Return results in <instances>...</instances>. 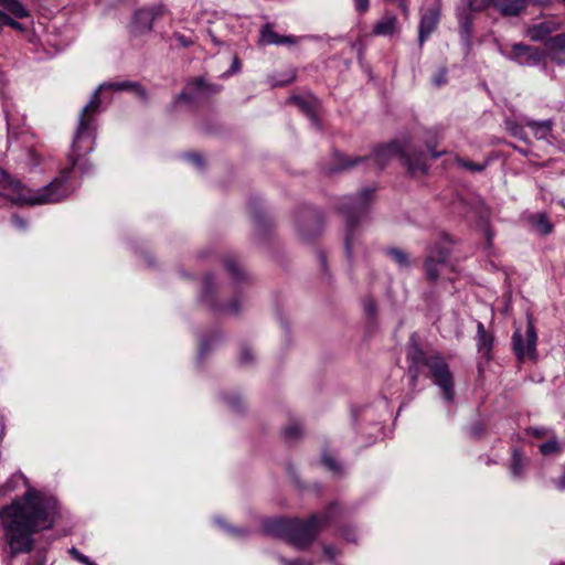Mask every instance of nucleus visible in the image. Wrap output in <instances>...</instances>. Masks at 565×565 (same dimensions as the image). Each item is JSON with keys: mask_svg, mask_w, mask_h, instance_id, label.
Here are the masks:
<instances>
[{"mask_svg": "<svg viewBox=\"0 0 565 565\" xmlns=\"http://www.w3.org/2000/svg\"><path fill=\"white\" fill-rule=\"evenodd\" d=\"M57 518V500L34 488L1 507L0 529L9 557L31 553L35 546L34 535L52 529Z\"/></svg>", "mask_w": 565, "mask_h": 565, "instance_id": "nucleus-1", "label": "nucleus"}, {"mask_svg": "<svg viewBox=\"0 0 565 565\" xmlns=\"http://www.w3.org/2000/svg\"><path fill=\"white\" fill-rule=\"evenodd\" d=\"M104 89H113L117 92L130 90L137 94L142 99H147L146 90L136 82L122 81L103 83L94 92L90 100L82 108L77 125L72 139L71 150L67 153V160H70L73 167H78V171L82 174H87L92 170V163L87 156L95 149L96 138V116L100 111L102 100L99 92Z\"/></svg>", "mask_w": 565, "mask_h": 565, "instance_id": "nucleus-2", "label": "nucleus"}, {"mask_svg": "<svg viewBox=\"0 0 565 565\" xmlns=\"http://www.w3.org/2000/svg\"><path fill=\"white\" fill-rule=\"evenodd\" d=\"M68 163L70 166L64 168L58 177L38 191L25 188L19 180L13 179L0 168V190L12 203L19 205L57 203L66 199L75 190L71 174L75 169L78 170V167H73L70 160Z\"/></svg>", "mask_w": 565, "mask_h": 565, "instance_id": "nucleus-3", "label": "nucleus"}, {"mask_svg": "<svg viewBox=\"0 0 565 565\" xmlns=\"http://www.w3.org/2000/svg\"><path fill=\"white\" fill-rule=\"evenodd\" d=\"M408 375L411 380V397L417 394V381L420 375L429 377L439 387L443 398L447 403L455 399V383L452 373L445 359L436 352H425L417 343H411L407 348Z\"/></svg>", "mask_w": 565, "mask_h": 565, "instance_id": "nucleus-4", "label": "nucleus"}, {"mask_svg": "<svg viewBox=\"0 0 565 565\" xmlns=\"http://www.w3.org/2000/svg\"><path fill=\"white\" fill-rule=\"evenodd\" d=\"M337 505L332 504L330 511L320 515H311L308 520L299 519H268L263 522V532L266 535L288 541L298 550L307 548L318 536L321 529L330 521L331 513Z\"/></svg>", "mask_w": 565, "mask_h": 565, "instance_id": "nucleus-5", "label": "nucleus"}, {"mask_svg": "<svg viewBox=\"0 0 565 565\" xmlns=\"http://www.w3.org/2000/svg\"><path fill=\"white\" fill-rule=\"evenodd\" d=\"M373 193V189L366 188L354 196H344L341 201L340 212L347 221L345 253L350 262L360 246L358 225L367 214Z\"/></svg>", "mask_w": 565, "mask_h": 565, "instance_id": "nucleus-6", "label": "nucleus"}, {"mask_svg": "<svg viewBox=\"0 0 565 565\" xmlns=\"http://www.w3.org/2000/svg\"><path fill=\"white\" fill-rule=\"evenodd\" d=\"M402 153L401 145L393 141L386 146H381L374 149L373 153L367 157H355L345 159L342 154L337 153L338 166L331 169V172L348 170L360 163H367L375 166L377 169H383L386 163L395 156Z\"/></svg>", "mask_w": 565, "mask_h": 565, "instance_id": "nucleus-7", "label": "nucleus"}, {"mask_svg": "<svg viewBox=\"0 0 565 565\" xmlns=\"http://www.w3.org/2000/svg\"><path fill=\"white\" fill-rule=\"evenodd\" d=\"M451 239L443 235L428 250L424 267L426 277L430 281H437L444 269L448 266V258L451 253Z\"/></svg>", "mask_w": 565, "mask_h": 565, "instance_id": "nucleus-8", "label": "nucleus"}, {"mask_svg": "<svg viewBox=\"0 0 565 565\" xmlns=\"http://www.w3.org/2000/svg\"><path fill=\"white\" fill-rule=\"evenodd\" d=\"M536 331L531 318L527 319L525 333L516 329L512 337L514 352L519 360L534 358L536 352Z\"/></svg>", "mask_w": 565, "mask_h": 565, "instance_id": "nucleus-9", "label": "nucleus"}, {"mask_svg": "<svg viewBox=\"0 0 565 565\" xmlns=\"http://www.w3.org/2000/svg\"><path fill=\"white\" fill-rule=\"evenodd\" d=\"M527 0H469L471 11H482L488 7H493L504 17H516L527 7Z\"/></svg>", "mask_w": 565, "mask_h": 565, "instance_id": "nucleus-10", "label": "nucleus"}, {"mask_svg": "<svg viewBox=\"0 0 565 565\" xmlns=\"http://www.w3.org/2000/svg\"><path fill=\"white\" fill-rule=\"evenodd\" d=\"M507 57L522 66H535L543 61V53L534 47L522 43L511 46Z\"/></svg>", "mask_w": 565, "mask_h": 565, "instance_id": "nucleus-11", "label": "nucleus"}, {"mask_svg": "<svg viewBox=\"0 0 565 565\" xmlns=\"http://www.w3.org/2000/svg\"><path fill=\"white\" fill-rule=\"evenodd\" d=\"M297 227L303 239H309L320 233L322 223L320 214L316 210H306L297 218Z\"/></svg>", "mask_w": 565, "mask_h": 565, "instance_id": "nucleus-12", "label": "nucleus"}, {"mask_svg": "<svg viewBox=\"0 0 565 565\" xmlns=\"http://www.w3.org/2000/svg\"><path fill=\"white\" fill-rule=\"evenodd\" d=\"M438 21H439V10L438 9H430L422 15L419 26H418L419 46H423L425 41L435 31V29L437 28Z\"/></svg>", "mask_w": 565, "mask_h": 565, "instance_id": "nucleus-13", "label": "nucleus"}, {"mask_svg": "<svg viewBox=\"0 0 565 565\" xmlns=\"http://www.w3.org/2000/svg\"><path fill=\"white\" fill-rule=\"evenodd\" d=\"M259 34V43L263 45H284L297 43V39L292 35H279L276 33L270 23L263 25Z\"/></svg>", "mask_w": 565, "mask_h": 565, "instance_id": "nucleus-14", "label": "nucleus"}, {"mask_svg": "<svg viewBox=\"0 0 565 565\" xmlns=\"http://www.w3.org/2000/svg\"><path fill=\"white\" fill-rule=\"evenodd\" d=\"M550 58L556 64H565V33L550 38L546 42Z\"/></svg>", "mask_w": 565, "mask_h": 565, "instance_id": "nucleus-15", "label": "nucleus"}, {"mask_svg": "<svg viewBox=\"0 0 565 565\" xmlns=\"http://www.w3.org/2000/svg\"><path fill=\"white\" fill-rule=\"evenodd\" d=\"M157 12L154 9H140L134 15L132 28L135 32L150 31Z\"/></svg>", "mask_w": 565, "mask_h": 565, "instance_id": "nucleus-16", "label": "nucleus"}, {"mask_svg": "<svg viewBox=\"0 0 565 565\" xmlns=\"http://www.w3.org/2000/svg\"><path fill=\"white\" fill-rule=\"evenodd\" d=\"M559 24L555 21H542L527 29V36L532 41H543L552 32L556 31Z\"/></svg>", "mask_w": 565, "mask_h": 565, "instance_id": "nucleus-17", "label": "nucleus"}, {"mask_svg": "<svg viewBox=\"0 0 565 565\" xmlns=\"http://www.w3.org/2000/svg\"><path fill=\"white\" fill-rule=\"evenodd\" d=\"M398 21L394 14H385L382 17L373 28L375 35L388 36L397 32Z\"/></svg>", "mask_w": 565, "mask_h": 565, "instance_id": "nucleus-18", "label": "nucleus"}, {"mask_svg": "<svg viewBox=\"0 0 565 565\" xmlns=\"http://www.w3.org/2000/svg\"><path fill=\"white\" fill-rule=\"evenodd\" d=\"M525 126L531 128L535 138L539 140H548L550 137L552 136L553 121L551 119H546V120L526 119Z\"/></svg>", "mask_w": 565, "mask_h": 565, "instance_id": "nucleus-19", "label": "nucleus"}, {"mask_svg": "<svg viewBox=\"0 0 565 565\" xmlns=\"http://www.w3.org/2000/svg\"><path fill=\"white\" fill-rule=\"evenodd\" d=\"M477 345L479 352L483 356L489 358L493 344V338L490 333L487 332L484 326L481 322H479L477 327Z\"/></svg>", "mask_w": 565, "mask_h": 565, "instance_id": "nucleus-20", "label": "nucleus"}, {"mask_svg": "<svg viewBox=\"0 0 565 565\" xmlns=\"http://www.w3.org/2000/svg\"><path fill=\"white\" fill-rule=\"evenodd\" d=\"M526 465V457L518 448H514L510 463L511 476L514 479H521L524 476Z\"/></svg>", "mask_w": 565, "mask_h": 565, "instance_id": "nucleus-21", "label": "nucleus"}, {"mask_svg": "<svg viewBox=\"0 0 565 565\" xmlns=\"http://www.w3.org/2000/svg\"><path fill=\"white\" fill-rule=\"evenodd\" d=\"M471 12L472 11L469 9V2L467 3V9L458 11L460 34L467 43L469 42L472 32Z\"/></svg>", "mask_w": 565, "mask_h": 565, "instance_id": "nucleus-22", "label": "nucleus"}, {"mask_svg": "<svg viewBox=\"0 0 565 565\" xmlns=\"http://www.w3.org/2000/svg\"><path fill=\"white\" fill-rule=\"evenodd\" d=\"M403 157H405V161L411 174H425L427 172V164L425 161V154L423 152L414 158L406 153H404Z\"/></svg>", "mask_w": 565, "mask_h": 565, "instance_id": "nucleus-23", "label": "nucleus"}, {"mask_svg": "<svg viewBox=\"0 0 565 565\" xmlns=\"http://www.w3.org/2000/svg\"><path fill=\"white\" fill-rule=\"evenodd\" d=\"M532 226L535 228L536 232L540 234L546 235L550 234L553 230V225L548 221L547 216L545 214L539 213L534 214L530 218Z\"/></svg>", "mask_w": 565, "mask_h": 565, "instance_id": "nucleus-24", "label": "nucleus"}, {"mask_svg": "<svg viewBox=\"0 0 565 565\" xmlns=\"http://www.w3.org/2000/svg\"><path fill=\"white\" fill-rule=\"evenodd\" d=\"M0 6L7 9L15 18L23 19L29 17L28 10L19 0H0Z\"/></svg>", "mask_w": 565, "mask_h": 565, "instance_id": "nucleus-25", "label": "nucleus"}, {"mask_svg": "<svg viewBox=\"0 0 565 565\" xmlns=\"http://www.w3.org/2000/svg\"><path fill=\"white\" fill-rule=\"evenodd\" d=\"M216 289V285L212 275H207L203 281V291L201 294V300L213 307L214 302L212 296Z\"/></svg>", "mask_w": 565, "mask_h": 565, "instance_id": "nucleus-26", "label": "nucleus"}, {"mask_svg": "<svg viewBox=\"0 0 565 565\" xmlns=\"http://www.w3.org/2000/svg\"><path fill=\"white\" fill-rule=\"evenodd\" d=\"M539 449H540V452L544 456L559 452L561 445H559V441H558L557 437L555 436V434L554 433L551 434L548 436V439L539 446Z\"/></svg>", "mask_w": 565, "mask_h": 565, "instance_id": "nucleus-27", "label": "nucleus"}, {"mask_svg": "<svg viewBox=\"0 0 565 565\" xmlns=\"http://www.w3.org/2000/svg\"><path fill=\"white\" fill-rule=\"evenodd\" d=\"M386 254L401 267L408 268L411 265L408 254L399 248H388Z\"/></svg>", "mask_w": 565, "mask_h": 565, "instance_id": "nucleus-28", "label": "nucleus"}, {"mask_svg": "<svg viewBox=\"0 0 565 565\" xmlns=\"http://www.w3.org/2000/svg\"><path fill=\"white\" fill-rule=\"evenodd\" d=\"M224 267L234 280L239 281L244 279L245 274L234 258H226L224 260Z\"/></svg>", "mask_w": 565, "mask_h": 565, "instance_id": "nucleus-29", "label": "nucleus"}, {"mask_svg": "<svg viewBox=\"0 0 565 565\" xmlns=\"http://www.w3.org/2000/svg\"><path fill=\"white\" fill-rule=\"evenodd\" d=\"M302 434V427L300 423L298 422H291L285 429H284V438L287 441H294Z\"/></svg>", "mask_w": 565, "mask_h": 565, "instance_id": "nucleus-30", "label": "nucleus"}, {"mask_svg": "<svg viewBox=\"0 0 565 565\" xmlns=\"http://www.w3.org/2000/svg\"><path fill=\"white\" fill-rule=\"evenodd\" d=\"M288 102L298 106L306 114L313 116V106H312V102L310 99H307V98H303L300 96H294V97L289 98Z\"/></svg>", "mask_w": 565, "mask_h": 565, "instance_id": "nucleus-31", "label": "nucleus"}, {"mask_svg": "<svg viewBox=\"0 0 565 565\" xmlns=\"http://www.w3.org/2000/svg\"><path fill=\"white\" fill-rule=\"evenodd\" d=\"M215 522L220 526L224 527L227 531V533L231 534L235 539H244L248 535V531L246 529L227 525L221 519H216Z\"/></svg>", "mask_w": 565, "mask_h": 565, "instance_id": "nucleus-32", "label": "nucleus"}, {"mask_svg": "<svg viewBox=\"0 0 565 565\" xmlns=\"http://www.w3.org/2000/svg\"><path fill=\"white\" fill-rule=\"evenodd\" d=\"M507 127H508V130L510 131V134L520 139V140H523L524 142H529L526 136H525V132H524V129L521 125L519 124H515V122H512V121H508L507 122Z\"/></svg>", "mask_w": 565, "mask_h": 565, "instance_id": "nucleus-33", "label": "nucleus"}, {"mask_svg": "<svg viewBox=\"0 0 565 565\" xmlns=\"http://www.w3.org/2000/svg\"><path fill=\"white\" fill-rule=\"evenodd\" d=\"M189 87H193L196 92H204L209 90L211 93H216L217 88L211 85H207L203 79L201 78H194L188 84Z\"/></svg>", "mask_w": 565, "mask_h": 565, "instance_id": "nucleus-34", "label": "nucleus"}, {"mask_svg": "<svg viewBox=\"0 0 565 565\" xmlns=\"http://www.w3.org/2000/svg\"><path fill=\"white\" fill-rule=\"evenodd\" d=\"M295 77H296L295 72L291 71V72L285 74L282 78H276L275 76H271L270 84L274 87H282V86L290 84L295 79Z\"/></svg>", "mask_w": 565, "mask_h": 565, "instance_id": "nucleus-35", "label": "nucleus"}, {"mask_svg": "<svg viewBox=\"0 0 565 565\" xmlns=\"http://www.w3.org/2000/svg\"><path fill=\"white\" fill-rule=\"evenodd\" d=\"M447 74H448V71L445 66L440 67L437 73L431 77V83L436 86V87H441L444 85L447 84Z\"/></svg>", "mask_w": 565, "mask_h": 565, "instance_id": "nucleus-36", "label": "nucleus"}, {"mask_svg": "<svg viewBox=\"0 0 565 565\" xmlns=\"http://www.w3.org/2000/svg\"><path fill=\"white\" fill-rule=\"evenodd\" d=\"M457 162H458V164L460 167H462V168H465L467 170L473 171V172H481L486 168V164L475 163V162L467 161V160H463V159H458Z\"/></svg>", "mask_w": 565, "mask_h": 565, "instance_id": "nucleus-37", "label": "nucleus"}, {"mask_svg": "<svg viewBox=\"0 0 565 565\" xmlns=\"http://www.w3.org/2000/svg\"><path fill=\"white\" fill-rule=\"evenodd\" d=\"M322 463L330 470L335 473H339L341 471L340 465L329 455H323L322 457Z\"/></svg>", "mask_w": 565, "mask_h": 565, "instance_id": "nucleus-38", "label": "nucleus"}, {"mask_svg": "<svg viewBox=\"0 0 565 565\" xmlns=\"http://www.w3.org/2000/svg\"><path fill=\"white\" fill-rule=\"evenodd\" d=\"M0 24H6V25H9V26H11L13 29H17V30H21L22 29L21 23H19L18 21L12 19L8 14L3 13L2 11H0Z\"/></svg>", "mask_w": 565, "mask_h": 565, "instance_id": "nucleus-39", "label": "nucleus"}, {"mask_svg": "<svg viewBox=\"0 0 565 565\" xmlns=\"http://www.w3.org/2000/svg\"><path fill=\"white\" fill-rule=\"evenodd\" d=\"M527 434L533 436V437H543V436H550L551 434H553V431L548 428H545V427H530L527 429Z\"/></svg>", "mask_w": 565, "mask_h": 565, "instance_id": "nucleus-40", "label": "nucleus"}, {"mask_svg": "<svg viewBox=\"0 0 565 565\" xmlns=\"http://www.w3.org/2000/svg\"><path fill=\"white\" fill-rule=\"evenodd\" d=\"M253 360H254V356H253L252 350L249 348H247V347H243L241 349V354H239V362H241V364L247 365Z\"/></svg>", "mask_w": 565, "mask_h": 565, "instance_id": "nucleus-41", "label": "nucleus"}, {"mask_svg": "<svg viewBox=\"0 0 565 565\" xmlns=\"http://www.w3.org/2000/svg\"><path fill=\"white\" fill-rule=\"evenodd\" d=\"M70 553L76 558L78 562L85 564V565H97L95 562H93L89 557L82 554L75 547H72L70 550Z\"/></svg>", "mask_w": 565, "mask_h": 565, "instance_id": "nucleus-42", "label": "nucleus"}, {"mask_svg": "<svg viewBox=\"0 0 565 565\" xmlns=\"http://www.w3.org/2000/svg\"><path fill=\"white\" fill-rule=\"evenodd\" d=\"M279 562L281 565H313L312 562L303 559V558H297V559H287L282 556H279Z\"/></svg>", "mask_w": 565, "mask_h": 565, "instance_id": "nucleus-43", "label": "nucleus"}, {"mask_svg": "<svg viewBox=\"0 0 565 565\" xmlns=\"http://www.w3.org/2000/svg\"><path fill=\"white\" fill-rule=\"evenodd\" d=\"M354 8L360 13H365L370 8V0H353Z\"/></svg>", "mask_w": 565, "mask_h": 565, "instance_id": "nucleus-44", "label": "nucleus"}, {"mask_svg": "<svg viewBox=\"0 0 565 565\" xmlns=\"http://www.w3.org/2000/svg\"><path fill=\"white\" fill-rule=\"evenodd\" d=\"M226 403L228 404L230 407H232L235 411H239L243 405V402L238 396L227 397Z\"/></svg>", "mask_w": 565, "mask_h": 565, "instance_id": "nucleus-45", "label": "nucleus"}, {"mask_svg": "<svg viewBox=\"0 0 565 565\" xmlns=\"http://www.w3.org/2000/svg\"><path fill=\"white\" fill-rule=\"evenodd\" d=\"M222 311H224L225 313H228V315H235L239 311V303H238V300H233L230 305H227L226 307L222 308Z\"/></svg>", "mask_w": 565, "mask_h": 565, "instance_id": "nucleus-46", "label": "nucleus"}, {"mask_svg": "<svg viewBox=\"0 0 565 565\" xmlns=\"http://www.w3.org/2000/svg\"><path fill=\"white\" fill-rule=\"evenodd\" d=\"M185 158L196 167H202L203 164L202 157L198 153H189L185 156Z\"/></svg>", "mask_w": 565, "mask_h": 565, "instance_id": "nucleus-47", "label": "nucleus"}, {"mask_svg": "<svg viewBox=\"0 0 565 565\" xmlns=\"http://www.w3.org/2000/svg\"><path fill=\"white\" fill-rule=\"evenodd\" d=\"M364 309L370 317L374 316L376 311L375 302L372 299L366 300L364 302Z\"/></svg>", "mask_w": 565, "mask_h": 565, "instance_id": "nucleus-48", "label": "nucleus"}, {"mask_svg": "<svg viewBox=\"0 0 565 565\" xmlns=\"http://www.w3.org/2000/svg\"><path fill=\"white\" fill-rule=\"evenodd\" d=\"M12 223L19 230L23 231L26 228V222L18 215L12 216Z\"/></svg>", "mask_w": 565, "mask_h": 565, "instance_id": "nucleus-49", "label": "nucleus"}, {"mask_svg": "<svg viewBox=\"0 0 565 565\" xmlns=\"http://www.w3.org/2000/svg\"><path fill=\"white\" fill-rule=\"evenodd\" d=\"M210 347V342L207 340H202L200 342V350H199V359H202L205 353L207 352Z\"/></svg>", "mask_w": 565, "mask_h": 565, "instance_id": "nucleus-50", "label": "nucleus"}, {"mask_svg": "<svg viewBox=\"0 0 565 565\" xmlns=\"http://www.w3.org/2000/svg\"><path fill=\"white\" fill-rule=\"evenodd\" d=\"M191 100H192V97H191V95H190L189 93H186V92H182V93H180V94L175 97V99H174V102H175L177 104H179V103H181V102H191Z\"/></svg>", "mask_w": 565, "mask_h": 565, "instance_id": "nucleus-51", "label": "nucleus"}, {"mask_svg": "<svg viewBox=\"0 0 565 565\" xmlns=\"http://www.w3.org/2000/svg\"><path fill=\"white\" fill-rule=\"evenodd\" d=\"M241 70V62L237 57L233 60L231 68L226 72V74L237 73Z\"/></svg>", "mask_w": 565, "mask_h": 565, "instance_id": "nucleus-52", "label": "nucleus"}, {"mask_svg": "<svg viewBox=\"0 0 565 565\" xmlns=\"http://www.w3.org/2000/svg\"><path fill=\"white\" fill-rule=\"evenodd\" d=\"M323 553L330 561H334L337 553L332 546H324Z\"/></svg>", "mask_w": 565, "mask_h": 565, "instance_id": "nucleus-53", "label": "nucleus"}, {"mask_svg": "<svg viewBox=\"0 0 565 565\" xmlns=\"http://www.w3.org/2000/svg\"><path fill=\"white\" fill-rule=\"evenodd\" d=\"M8 135H9V139H11L12 137H15V132L13 131V128L9 121H8Z\"/></svg>", "mask_w": 565, "mask_h": 565, "instance_id": "nucleus-54", "label": "nucleus"}, {"mask_svg": "<svg viewBox=\"0 0 565 565\" xmlns=\"http://www.w3.org/2000/svg\"><path fill=\"white\" fill-rule=\"evenodd\" d=\"M486 236H487L488 242L490 243V242H491V239H492V232H491V230H490V228H487V230H486Z\"/></svg>", "mask_w": 565, "mask_h": 565, "instance_id": "nucleus-55", "label": "nucleus"}, {"mask_svg": "<svg viewBox=\"0 0 565 565\" xmlns=\"http://www.w3.org/2000/svg\"><path fill=\"white\" fill-rule=\"evenodd\" d=\"M321 264H322V266L326 265V257L323 255H321Z\"/></svg>", "mask_w": 565, "mask_h": 565, "instance_id": "nucleus-56", "label": "nucleus"}, {"mask_svg": "<svg viewBox=\"0 0 565 565\" xmlns=\"http://www.w3.org/2000/svg\"><path fill=\"white\" fill-rule=\"evenodd\" d=\"M439 156H440V153H439V152H433V157H434V158H438Z\"/></svg>", "mask_w": 565, "mask_h": 565, "instance_id": "nucleus-57", "label": "nucleus"}, {"mask_svg": "<svg viewBox=\"0 0 565 565\" xmlns=\"http://www.w3.org/2000/svg\"><path fill=\"white\" fill-rule=\"evenodd\" d=\"M180 40L182 41L183 45H186L185 40H183V36H180Z\"/></svg>", "mask_w": 565, "mask_h": 565, "instance_id": "nucleus-58", "label": "nucleus"}, {"mask_svg": "<svg viewBox=\"0 0 565 565\" xmlns=\"http://www.w3.org/2000/svg\"><path fill=\"white\" fill-rule=\"evenodd\" d=\"M558 565H565V562H563V563H559Z\"/></svg>", "mask_w": 565, "mask_h": 565, "instance_id": "nucleus-59", "label": "nucleus"}]
</instances>
